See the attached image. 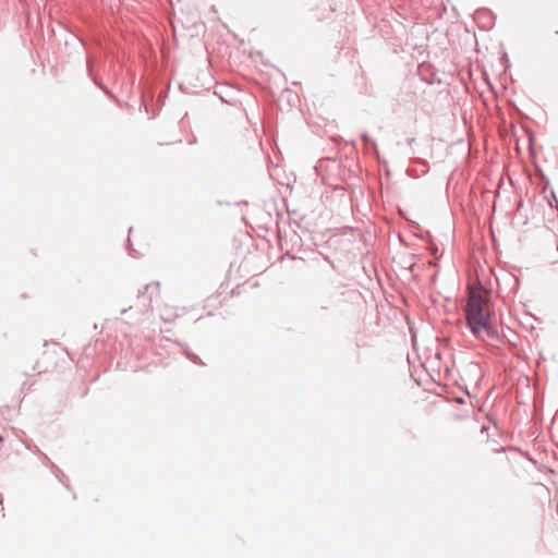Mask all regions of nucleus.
Segmentation results:
<instances>
[{"mask_svg": "<svg viewBox=\"0 0 558 558\" xmlns=\"http://www.w3.org/2000/svg\"><path fill=\"white\" fill-rule=\"evenodd\" d=\"M492 314L489 292L480 283L469 286L465 317L466 324L475 337L485 340L494 336Z\"/></svg>", "mask_w": 558, "mask_h": 558, "instance_id": "f257e3e1", "label": "nucleus"}]
</instances>
